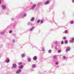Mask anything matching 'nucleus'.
<instances>
[{
	"label": "nucleus",
	"instance_id": "39",
	"mask_svg": "<svg viewBox=\"0 0 74 74\" xmlns=\"http://www.w3.org/2000/svg\"><path fill=\"white\" fill-rule=\"evenodd\" d=\"M72 2L74 3V0H72Z\"/></svg>",
	"mask_w": 74,
	"mask_h": 74
},
{
	"label": "nucleus",
	"instance_id": "42",
	"mask_svg": "<svg viewBox=\"0 0 74 74\" xmlns=\"http://www.w3.org/2000/svg\"><path fill=\"white\" fill-rule=\"evenodd\" d=\"M0 4H1V0H0Z\"/></svg>",
	"mask_w": 74,
	"mask_h": 74
},
{
	"label": "nucleus",
	"instance_id": "20",
	"mask_svg": "<svg viewBox=\"0 0 74 74\" xmlns=\"http://www.w3.org/2000/svg\"><path fill=\"white\" fill-rule=\"evenodd\" d=\"M31 70L32 71H35V70H34V69H33V68H32L31 69Z\"/></svg>",
	"mask_w": 74,
	"mask_h": 74
},
{
	"label": "nucleus",
	"instance_id": "16",
	"mask_svg": "<svg viewBox=\"0 0 74 74\" xmlns=\"http://www.w3.org/2000/svg\"><path fill=\"white\" fill-rule=\"evenodd\" d=\"M53 58L55 59H57V56H53Z\"/></svg>",
	"mask_w": 74,
	"mask_h": 74
},
{
	"label": "nucleus",
	"instance_id": "1",
	"mask_svg": "<svg viewBox=\"0 0 74 74\" xmlns=\"http://www.w3.org/2000/svg\"><path fill=\"white\" fill-rule=\"evenodd\" d=\"M36 4H34L33 5L32 8H31L32 10H34L35 9V8H36Z\"/></svg>",
	"mask_w": 74,
	"mask_h": 74
},
{
	"label": "nucleus",
	"instance_id": "25",
	"mask_svg": "<svg viewBox=\"0 0 74 74\" xmlns=\"http://www.w3.org/2000/svg\"><path fill=\"white\" fill-rule=\"evenodd\" d=\"M65 44H67V43H68V41H67V40H65Z\"/></svg>",
	"mask_w": 74,
	"mask_h": 74
},
{
	"label": "nucleus",
	"instance_id": "27",
	"mask_svg": "<svg viewBox=\"0 0 74 74\" xmlns=\"http://www.w3.org/2000/svg\"><path fill=\"white\" fill-rule=\"evenodd\" d=\"M59 63V62H56L55 64L56 65H58Z\"/></svg>",
	"mask_w": 74,
	"mask_h": 74
},
{
	"label": "nucleus",
	"instance_id": "8",
	"mask_svg": "<svg viewBox=\"0 0 74 74\" xmlns=\"http://www.w3.org/2000/svg\"><path fill=\"white\" fill-rule=\"evenodd\" d=\"M25 56H26L25 54L23 53L22 54L21 57L23 58H25Z\"/></svg>",
	"mask_w": 74,
	"mask_h": 74
},
{
	"label": "nucleus",
	"instance_id": "24",
	"mask_svg": "<svg viewBox=\"0 0 74 74\" xmlns=\"http://www.w3.org/2000/svg\"><path fill=\"white\" fill-rule=\"evenodd\" d=\"M27 16V14L26 13H25L24 14V17L26 16Z\"/></svg>",
	"mask_w": 74,
	"mask_h": 74
},
{
	"label": "nucleus",
	"instance_id": "23",
	"mask_svg": "<svg viewBox=\"0 0 74 74\" xmlns=\"http://www.w3.org/2000/svg\"><path fill=\"white\" fill-rule=\"evenodd\" d=\"M40 22H41V21H40V20H38V21H37V23H40Z\"/></svg>",
	"mask_w": 74,
	"mask_h": 74
},
{
	"label": "nucleus",
	"instance_id": "3",
	"mask_svg": "<svg viewBox=\"0 0 74 74\" xmlns=\"http://www.w3.org/2000/svg\"><path fill=\"white\" fill-rule=\"evenodd\" d=\"M36 65L35 64H32V67L33 69H34L36 68Z\"/></svg>",
	"mask_w": 74,
	"mask_h": 74
},
{
	"label": "nucleus",
	"instance_id": "29",
	"mask_svg": "<svg viewBox=\"0 0 74 74\" xmlns=\"http://www.w3.org/2000/svg\"><path fill=\"white\" fill-rule=\"evenodd\" d=\"M61 52V50H58V53H60Z\"/></svg>",
	"mask_w": 74,
	"mask_h": 74
},
{
	"label": "nucleus",
	"instance_id": "11",
	"mask_svg": "<svg viewBox=\"0 0 74 74\" xmlns=\"http://www.w3.org/2000/svg\"><path fill=\"white\" fill-rule=\"evenodd\" d=\"M34 60H37V56H35L33 58Z\"/></svg>",
	"mask_w": 74,
	"mask_h": 74
},
{
	"label": "nucleus",
	"instance_id": "13",
	"mask_svg": "<svg viewBox=\"0 0 74 74\" xmlns=\"http://www.w3.org/2000/svg\"><path fill=\"white\" fill-rule=\"evenodd\" d=\"M10 60L9 59L7 60H5V62L6 63H9L10 62Z\"/></svg>",
	"mask_w": 74,
	"mask_h": 74
},
{
	"label": "nucleus",
	"instance_id": "22",
	"mask_svg": "<svg viewBox=\"0 0 74 74\" xmlns=\"http://www.w3.org/2000/svg\"><path fill=\"white\" fill-rule=\"evenodd\" d=\"M31 24H32V23H30V22H29L28 23V25H31Z\"/></svg>",
	"mask_w": 74,
	"mask_h": 74
},
{
	"label": "nucleus",
	"instance_id": "7",
	"mask_svg": "<svg viewBox=\"0 0 74 74\" xmlns=\"http://www.w3.org/2000/svg\"><path fill=\"white\" fill-rule=\"evenodd\" d=\"M74 38L72 39L69 40V41L70 42H72L73 43L74 42Z\"/></svg>",
	"mask_w": 74,
	"mask_h": 74
},
{
	"label": "nucleus",
	"instance_id": "33",
	"mask_svg": "<svg viewBox=\"0 0 74 74\" xmlns=\"http://www.w3.org/2000/svg\"><path fill=\"white\" fill-rule=\"evenodd\" d=\"M13 42H15V40H12Z\"/></svg>",
	"mask_w": 74,
	"mask_h": 74
},
{
	"label": "nucleus",
	"instance_id": "10",
	"mask_svg": "<svg viewBox=\"0 0 74 74\" xmlns=\"http://www.w3.org/2000/svg\"><path fill=\"white\" fill-rule=\"evenodd\" d=\"M34 29V27L33 26L29 29V31L30 32H32V30H33Z\"/></svg>",
	"mask_w": 74,
	"mask_h": 74
},
{
	"label": "nucleus",
	"instance_id": "17",
	"mask_svg": "<svg viewBox=\"0 0 74 74\" xmlns=\"http://www.w3.org/2000/svg\"><path fill=\"white\" fill-rule=\"evenodd\" d=\"M19 68L20 69H22L23 68V66L21 65V66H19Z\"/></svg>",
	"mask_w": 74,
	"mask_h": 74
},
{
	"label": "nucleus",
	"instance_id": "15",
	"mask_svg": "<svg viewBox=\"0 0 74 74\" xmlns=\"http://www.w3.org/2000/svg\"><path fill=\"white\" fill-rule=\"evenodd\" d=\"M48 52L49 53H51L52 52V50L49 49V50H48Z\"/></svg>",
	"mask_w": 74,
	"mask_h": 74
},
{
	"label": "nucleus",
	"instance_id": "31",
	"mask_svg": "<svg viewBox=\"0 0 74 74\" xmlns=\"http://www.w3.org/2000/svg\"><path fill=\"white\" fill-rule=\"evenodd\" d=\"M61 44H64V42H63V41H62L61 42Z\"/></svg>",
	"mask_w": 74,
	"mask_h": 74
},
{
	"label": "nucleus",
	"instance_id": "21",
	"mask_svg": "<svg viewBox=\"0 0 74 74\" xmlns=\"http://www.w3.org/2000/svg\"><path fill=\"white\" fill-rule=\"evenodd\" d=\"M64 33L66 34H67V33H68V32L67 31V30H66L65 31H64Z\"/></svg>",
	"mask_w": 74,
	"mask_h": 74
},
{
	"label": "nucleus",
	"instance_id": "28",
	"mask_svg": "<svg viewBox=\"0 0 74 74\" xmlns=\"http://www.w3.org/2000/svg\"><path fill=\"white\" fill-rule=\"evenodd\" d=\"M22 62H19L18 64L19 65H21V64H22Z\"/></svg>",
	"mask_w": 74,
	"mask_h": 74
},
{
	"label": "nucleus",
	"instance_id": "37",
	"mask_svg": "<svg viewBox=\"0 0 74 74\" xmlns=\"http://www.w3.org/2000/svg\"><path fill=\"white\" fill-rule=\"evenodd\" d=\"M66 56H64L63 57V58H64V59H66Z\"/></svg>",
	"mask_w": 74,
	"mask_h": 74
},
{
	"label": "nucleus",
	"instance_id": "2",
	"mask_svg": "<svg viewBox=\"0 0 74 74\" xmlns=\"http://www.w3.org/2000/svg\"><path fill=\"white\" fill-rule=\"evenodd\" d=\"M21 72V69H19L16 72V74H19Z\"/></svg>",
	"mask_w": 74,
	"mask_h": 74
},
{
	"label": "nucleus",
	"instance_id": "38",
	"mask_svg": "<svg viewBox=\"0 0 74 74\" xmlns=\"http://www.w3.org/2000/svg\"><path fill=\"white\" fill-rule=\"evenodd\" d=\"M56 67H57L58 68L59 67V65H57L56 66Z\"/></svg>",
	"mask_w": 74,
	"mask_h": 74
},
{
	"label": "nucleus",
	"instance_id": "9",
	"mask_svg": "<svg viewBox=\"0 0 74 74\" xmlns=\"http://www.w3.org/2000/svg\"><path fill=\"white\" fill-rule=\"evenodd\" d=\"M49 3V1L47 0V1H46L45 3V5H47V4H48Z\"/></svg>",
	"mask_w": 74,
	"mask_h": 74
},
{
	"label": "nucleus",
	"instance_id": "12",
	"mask_svg": "<svg viewBox=\"0 0 74 74\" xmlns=\"http://www.w3.org/2000/svg\"><path fill=\"white\" fill-rule=\"evenodd\" d=\"M32 59H31V58L30 57H29L28 58L27 60L28 62H30L31 61Z\"/></svg>",
	"mask_w": 74,
	"mask_h": 74
},
{
	"label": "nucleus",
	"instance_id": "19",
	"mask_svg": "<svg viewBox=\"0 0 74 74\" xmlns=\"http://www.w3.org/2000/svg\"><path fill=\"white\" fill-rule=\"evenodd\" d=\"M74 23V22L73 21H71V24H73Z\"/></svg>",
	"mask_w": 74,
	"mask_h": 74
},
{
	"label": "nucleus",
	"instance_id": "34",
	"mask_svg": "<svg viewBox=\"0 0 74 74\" xmlns=\"http://www.w3.org/2000/svg\"><path fill=\"white\" fill-rule=\"evenodd\" d=\"M41 23H43V21L42 20H41L40 21Z\"/></svg>",
	"mask_w": 74,
	"mask_h": 74
},
{
	"label": "nucleus",
	"instance_id": "5",
	"mask_svg": "<svg viewBox=\"0 0 74 74\" xmlns=\"http://www.w3.org/2000/svg\"><path fill=\"white\" fill-rule=\"evenodd\" d=\"M70 47H68L66 49V52H68V51H70Z\"/></svg>",
	"mask_w": 74,
	"mask_h": 74
},
{
	"label": "nucleus",
	"instance_id": "14",
	"mask_svg": "<svg viewBox=\"0 0 74 74\" xmlns=\"http://www.w3.org/2000/svg\"><path fill=\"white\" fill-rule=\"evenodd\" d=\"M34 17H32L31 19V21L32 22H33V21H34Z\"/></svg>",
	"mask_w": 74,
	"mask_h": 74
},
{
	"label": "nucleus",
	"instance_id": "4",
	"mask_svg": "<svg viewBox=\"0 0 74 74\" xmlns=\"http://www.w3.org/2000/svg\"><path fill=\"white\" fill-rule=\"evenodd\" d=\"M2 8L3 10H4L6 8V6L4 5H2Z\"/></svg>",
	"mask_w": 74,
	"mask_h": 74
},
{
	"label": "nucleus",
	"instance_id": "40",
	"mask_svg": "<svg viewBox=\"0 0 74 74\" xmlns=\"http://www.w3.org/2000/svg\"><path fill=\"white\" fill-rule=\"evenodd\" d=\"M21 16H22V15H21V16H19V17H21Z\"/></svg>",
	"mask_w": 74,
	"mask_h": 74
},
{
	"label": "nucleus",
	"instance_id": "41",
	"mask_svg": "<svg viewBox=\"0 0 74 74\" xmlns=\"http://www.w3.org/2000/svg\"><path fill=\"white\" fill-rule=\"evenodd\" d=\"M14 20V19L13 18H12V20Z\"/></svg>",
	"mask_w": 74,
	"mask_h": 74
},
{
	"label": "nucleus",
	"instance_id": "26",
	"mask_svg": "<svg viewBox=\"0 0 74 74\" xmlns=\"http://www.w3.org/2000/svg\"><path fill=\"white\" fill-rule=\"evenodd\" d=\"M4 34V32H1V34Z\"/></svg>",
	"mask_w": 74,
	"mask_h": 74
},
{
	"label": "nucleus",
	"instance_id": "30",
	"mask_svg": "<svg viewBox=\"0 0 74 74\" xmlns=\"http://www.w3.org/2000/svg\"><path fill=\"white\" fill-rule=\"evenodd\" d=\"M66 38H67L65 37H63V39H64V40H66Z\"/></svg>",
	"mask_w": 74,
	"mask_h": 74
},
{
	"label": "nucleus",
	"instance_id": "35",
	"mask_svg": "<svg viewBox=\"0 0 74 74\" xmlns=\"http://www.w3.org/2000/svg\"><path fill=\"white\" fill-rule=\"evenodd\" d=\"M9 33H12V31H9Z\"/></svg>",
	"mask_w": 74,
	"mask_h": 74
},
{
	"label": "nucleus",
	"instance_id": "6",
	"mask_svg": "<svg viewBox=\"0 0 74 74\" xmlns=\"http://www.w3.org/2000/svg\"><path fill=\"white\" fill-rule=\"evenodd\" d=\"M12 67L14 68H16V64H14L12 65Z\"/></svg>",
	"mask_w": 74,
	"mask_h": 74
},
{
	"label": "nucleus",
	"instance_id": "18",
	"mask_svg": "<svg viewBox=\"0 0 74 74\" xmlns=\"http://www.w3.org/2000/svg\"><path fill=\"white\" fill-rule=\"evenodd\" d=\"M42 50L43 52H45V48L43 47L42 49Z\"/></svg>",
	"mask_w": 74,
	"mask_h": 74
},
{
	"label": "nucleus",
	"instance_id": "36",
	"mask_svg": "<svg viewBox=\"0 0 74 74\" xmlns=\"http://www.w3.org/2000/svg\"><path fill=\"white\" fill-rule=\"evenodd\" d=\"M55 49L56 50H57V47H55Z\"/></svg>",
	"mask_w": 74,
	"mask_h": 74
},
{
	"label": "nucleus",
	"instance_id": "32",
	"mask_svg": "<svg viewBox=\"0 0 74 74\" xmlns=\"http://www.w3.org/2000/svg\"><path fill=\"white\" fill-rule=\"evenodd\" d=\"M55 44H57V43H58V41H56L55 42Z\"/></svg>",
	"mask_w": 74,
	"mask_h": 74
}]
</instances>
